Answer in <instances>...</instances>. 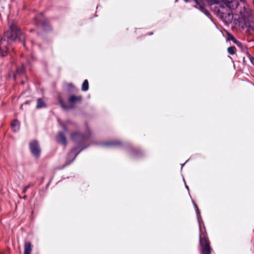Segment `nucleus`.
<instances>
[{
  "label": "nucleus",
  "mask_w": 254,
  "mask_h": 254,
  "mask_svg": "<svg viewBox=\"0 0 254 254\" xmlns=\"http://www.w3.org/2000/svg\"><path fill=\"white\" fill-rule=\"evenodd\" d=\"M9 29L4 33L3 36L0 40V56L5 57L7 54L8 45L13 42L16 39L22 41L24 36L17 27L14 22L9 24Z\"/></svg>",
  "instance_id": "nucleus-1"
},
{
  "label": "nucleus",
  "mask_w": 254,
  "mask_h": 254,
  "mask_svg": "<svg viewBox=\"0 0 254 254\" xmlns=\"http://www.w3.org/2000/svg\"><path fill=\"white\" fill-rule=\"evenodd\" d=\"M82 100V96L72 95L68 98V102L70 104L69 105H66L65 103L62 101H60V102L61 104V106L64 109L67 110L73 108L76 104L80 103Z\"/></svg>",
  "instance_id": "nucleus-2"
},
{
  "label": "nucleus",
  "mask_w": 254,
  "mask_h": 254,
  "mask_svg": "<svg viewBox=\"0 0 254 254\" xmlns=\"http://www.w3.org/2000/svg\"><path fill=\"white\" fill-rule=\"evenodd\" d=\"M199 243L202 248L201 254H210L211 248L209 243L205 237L202 236V234H200L199 236Z\"/></svg>",
  "instance_id": "nucleus-3"
},
{
  "label": "nucleus",
  "mask_w": 254,
  "mask_h": 254,
  "mask_svg": "<svg viewBox=\"0 0 254 254\" xmlns=\"http://www.w3.org/2000/svg\"><path fill=\"white\" fill-rule=\"evenodd\" d=\"M30 150L32 155L36 158L40 157L41 154V149L38 142L36 140H33L29 143Z\"/></svg>",
  "instance_id": "nucleus-4"
},
{
  "label": "nucleus",
  "mask_w": 254,
  "mask_h": 254,
  "mask_svg": "<svg viewBox=\"0 0 254 254\" xmlns=\"http://www.w3.org/2000/svg\"><path fill=\"white\" fill-rule=\"evenodd\" d=\"M241 2H245V0H239ZM224 3L230 9H235L239 5V1L238 0H222Z\"/></svg>",
  "instance_id": "nucleus-5"
},
{
  "label": "nucleus",
  "mask_w": 254,
  "mask_h": 254,
  "mask_svg": "<svg viewBox=\"0 0 254 254\" xmlns=\"http://www.w3.org/2000/svg\"><path fill=\"white\" fill-rule=\"evenodd\" d=\"M71 138L72 140L74 141L81 142L87 139L88 137L85 136L81 133L76 132L71 134Z\"/></svg>",
  "instance_id": "nucleus-6"
},
{
  "label": "nucleus",
  "mask_w": 254,
  "mask_h": 254,
  "mask_svg": "<svg viewBox=\"0 0 254 254\" xmlns=\"http://www.w3.org/2000/svg\"><path fill=\"white\" fill-rule=\"evenodd\" d=\"M57 141L64 146L66 145V141L64 134L62 132H59L57 136Z\"/></svg>",
  "instance_id": "nucleus-7"
},
{
  "label": "nucleus",
  "mask_w": 254,
  "mask_h": 254,
  "mask_svg": "<svg viewBox=\"0 0 254 254\" xmlns=\"http://www.w3.org/2000/svg\"><path fill=\"white\" fill-rule=\"evenodd\" d=\"M252 11L246 8L245 6H244L243 9H242L240 13L241 15L245 18L247 19L249 18V17L252 14Z\"/></svg>",
  "instance_id": "nucleus-8"
},
{
  "label": "nucleus",
  "mask_w": 254,
  "mask_h": 254,
  "mask_svg": "<svg viewBox=\"0 0 254 254\" xmlns=\"http://www.w3.org/2000/svg\"><path fill=\"white\" fill-rule=\"evenodd\" d=\"M121 144V143L119 141H108L102 143V145L105 147H110L120 145Z\"/></svg>",
  "instance_id": "nucleus-9"
},
{
  "label": "nucleus",
  "mask_w": 254,
  "mask_h": 254,
  "mask_svg": "<svg viewBox=\"0 0 254 254\" xmlns=\"http://www.w3.org/2000/svg\"><path fill=\"white\" fill-rule=\"evenodd\" d=\"M32 251L31 245L30 242H26L24 244V254H30Z\"/></svg>",
  "instance_id": "nucleus-10"
},
{
  "label": "nucleus",
  "mask_w": 254,
  "mask_h": 254,
  "mask_svg": "<svg viewBox=\"0 0 254 254\" xmlns=\"http://www.w3.org/2000/svg\"><path fill=\"white\" fill-rule=\"evenodd\" d=\"M11 128H12V130L14 132H16L19 129V126H20L19 123L17 120H15L12 122V123L11 124Z\"/></svg>",
  "instance_id": "nucleus-11"
},
{
  "label": "nucleus",
  "mask_w": 254,
  "mask_h": 254,
  "mask_svg": "<svg viewBox=\"0 0 254 254\" xmlns=\"http://www.w3.org/2000/svg\"><path fill=\"white\" fill-rule=\"evenodd\" d=\"M76 148H73V149H72V150L69 152V153L68 154V156L70 157V156H72L73 155V154H75L74 155V156L73 157V158L72 159V161L69 162H66L65 163V164L64 165V166H67L69 164H70L71 162H72L74 159L76 158V157L77 156V155H78V154L79 153V152H78L77 153H75L76 152Z\"/></svg>",
  "instance_id": "nucleus-12"
},
{
  "label": "nucleus",
  "mask_w": 254,
  "mask_h": 254,
  "mask_svg": "<svg viewBox=\"0 0 254 254\" xmlns=\"http://www.w3.org/2000/svg\"><path fill=\"white\" fill-rule=\"evenodd\" d=\"M45 107H46V104H45V102H44V101L40 98L38 99L37 104V106H36L37 108L39 109V108H42Z\"/></svg>",
  "instance_id": "nucleus-13"
},
{
  "label": "nucleus",
  "mask_w": 254,
  "mask_h": 254,
  "mask_svg": "<svg viewBox=\"0 0 254 254\" xmlns=\"http://www.w3.org/2000/svg\"><path fill=\"white\" fill-rule=\"evenodd\" d=\"M89 85L87 79L85 80L82 85L81 90L83 91H86L88 90Z\"/></svg>",
  "instance_id": "nucleus-14"
},
{
  "label": "nucleus",
  "mask_w": 254,
  "mask_h": 254,
  "mask_svg": "<svg viewBox=\"0 0 254 254\" xmlns=\"http://www.w3.org/2000/svg\"><path fill=\"white\" fill-rule=\"evenodd\" d=\"M235 50H236V48L234 46L229 47L227 49V51H228V53L230 55H234L235 53Z\"/></svg>",
  "instance_id": "nucleus-15"
},
{
  "label": "nucleus",
  "mask_w": 254,
  "mask_h": 254,
  "mask_svg": "<svg viewBox=\"0 0 254 254\" xmlns=\"http://www.w3.org/2000/svg\"><path fill=\"white\" fill-rule=\"evenodd\" d=\"M38 24H41V25H42L43 27H44L45 28L46 26H49L48 22L47 20H39L38 22Z\"/></svg>",
  "instance_id": "nucleus-16"
},
{
  "label": "nucleus",
  "mask_w": 254,
  "mask_h": 254,
  "mask_svg": "<svg viewBox=\"0 0 254 254\" xmlns=\"http://www.w3.org/2000/svg\"><path fill=\"white\" fill-rule=\"evenodd\" d=\"M232 41L238 46L240 47H242L241 43L236 40L233 36H232Z\"/></svg>",
  "instance_id": "nucleus-17"
},
{
  "label": "nucleus",
  "mask_w": 254,
  "mask_h": 254,
  "mask_svg": "<svg viewBox=\"0 0 254 254\" xmlns=\"http://www.w3.org/2000/svg\"><path fill=\"white\" fill-rule=\"evenodd\" d=\"M24 71H25V69H24L23 65H22L21 66L17 68V73H19V74H21V73H24Z\"/></svg>",
  "instance_id": "nucleus-18"
},
{
  "label": "nucleus",
  "mask_w": 254,
  "mask_h": 254,
  "mask_svg": "<svg viewBox=\"0 0 254 254\" xmlns=\"http://www.w3.org/2000/svg\"><path fill=\"white\" fill-rule=\"evenodd\" d=\"M195 211H196V213L197 214V219H198V222H199V218H200V212H199V210H198L197 206L195 205Z\"/></svg>",
  "instance_id": "nucleus-19"
},
{
  "label": "nucleus",
  "mask_w": 254,
  "mask_h": 254,
  "mask_svg": "<svg viewBox=\"0 0 254 254\" xmlns=\"http://www.w3.org/2000/svg\"><path fill=\"white\" fill-rule=\"evenodd\" d=\"M227 14H228L229 20H232L233 16V14H232L231 10H229L228 11Z\"/></svg>",
  "instance_id": "nucleus-20"
},
{
  "label": "nucleus",
  "mask_w": 254,
  "mask_h": 254,
  "mask_svg": "<svg viewBox=\"0 0 254 254\" xmlns=\"http://www.w3.org/2000/svg\"><path fill=\"white\" fill-rule=\"evenodd\" d=\"M249 58L251 63L254 65V58L251 56L250 55H249Z\"/></svg>",
  "instance_id": "nucleus-21"
},
{
  "label": "nucleus",
  "mask_w": 254,
  "mask_h": 254,
  "mask_svg": "<svg viewBox=\"0 0 254 254\" xmlns=\"http://www.w3.org/2000/svg\"><path fill=\"white\" fill-rule=\"evenodd\" d=\"M29 188V186H25V187L24 188V189H23V190H22V192H23V193H25L26 192L27 190Z\"/></svg>",
  "instance_id": "nucleus-22"
},
{
  "label": "nucleus",
  "mask_w": 254,
  "mask_h": 254,
  "mask_svg": "<svg viewBox=\"0 0 254 254\" xmlns=\"http://www.w3.org/2000/svg\"><path fill=\"white\" fill-rule=\"evenodd\" d=\"M250 27L254 31V22H252L250 24Z\"/></svg>",
  "instance_id": "nucleus-23"
},
{
  "label": "nucleus",
  "mask_w": 254,
  "mask_h": 254,
  "mask_svg": "<svg viewBox=\"0 0 254 254\" xmlns=\"http://www.w3.org/2000/svg\"><path fill=\"white\" fill-rule=\"evenodd\" d=\"M215 0H208V2L210 4H212L215 2Z\"/></svg>",
  "instance_id": "nucleus-24"
},
{
  "label": "nucleus",
  "mask_w": 254,
  "mask_h": 254,
  "mask_svg": "<svg viewBox=\"0 0 254 254\" xmlns=\"http://www.w3.org/2000/svg\"><path fill=\"white\" fill-rule=\"evenodd\" d=\"M62 127L63 128V129L65 131H67V128L64 125H62Z\"/></svg>",
  "instance_id": "nucleus-25"
},
{
  "label": "nucleus",
  "mask_w": 254,
  "mask_h": 254,
  "mask_svg": "<svg viewBox=\"0 0 254 254\" xmlns=\"http://www.w3.org/2000/svg\"><path fill=\"white\" fill-rule=\"evenodd\" d=\"M228 40H232V36H231V37L229 39H228Z\"/></svg>",
  "instance_id": "nucleus-26"
},
{
  "label": "nucleus",
  "mask_w": 254,
  "mask_h": 254,
  "mask_svg": "<svg viewBox=\"0 0 254 254\" xmlns=\"http://www.w3.org/2000/svg\"><path fill=\"white\" fill-rule=\"evenodd\" d=\"M186 188H187V189H188V190H189V187H188V186H186Z\"/></svg>",
  "instance_id": "nucleus-27"
},
{
  "label": "nucleus",
  "mask_w": 254,
  "mask_h": 254,
  "mask_svg": "<svg viewBox=\"0 0 254 254\" xmlns=\"http://www.w3.org/2000/svg\"><path fill=\"white\" fill-rule=\"evenodd\" d=\"M199 230H200V231H201V227H200V226H199Z\"/></svg>",
  "instance_id": "nucleus-28"
},
{
  "label": "nucleus",
  "mask_w": 254,
  "mask_h": 254,
  "mask_svg": "<svg viewBox=\"0 0 254 254\" xmlns=\"http://www.w3.org/2000/svg\"><path fill=\"white\" fill-rule=\"evenodd\" d=\"M28 186H29V187L31 186L30 184H29Z\"/></svg>",
  "instance_id": "nucleus-29"
},
{
  "label": "nucleus",
  "mask_w": 254,
  "mask_h": 254,
  "mask_svg": "<svg viewBox=\"0 0 254 254\" xmlns=\"http://www.w3.org/2000/svg\"><path fill=\"white\" fill-rule=\"evenodd\" d=\"M23 198H26V196H23Z\"/></svg>",
  "instance_id": "nucleus-30"
},
{
  "label": "nucleus",
  "mask_w": 254,
  "mask_h": 254,
  "mask_svg": "<svg viewBox=\"0 0 254 254\" xmlns=\"http://www.w3.org/2000/svg\"><path fill=\"white\" fill-rule=\"evenodd\" d=\"M177 1V0H176V1Z\"/></svg>",
  "instance_id": "nucleus-31"
}]
</instances>
